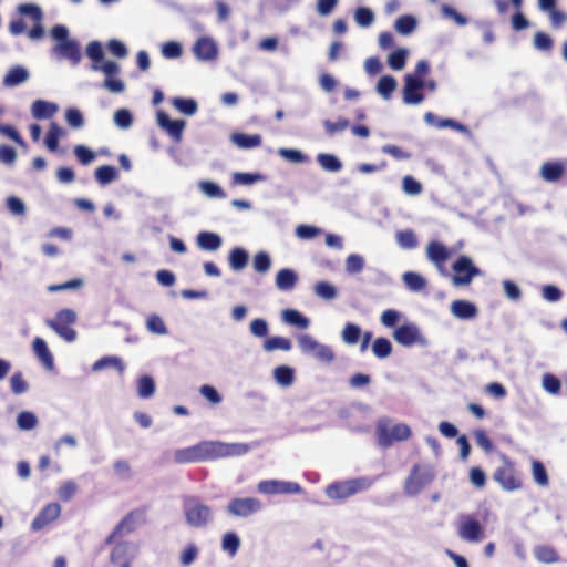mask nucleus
I'll return each instance as SVG.
<instances>
[{
  "label": "nucleus",
  "mask_w": 567,
  "mask_h": 567,
  "mask_svg": "<svg viewBox=\"0 0 567 567\" xmlns=\"http://www.w3.org/2000/svg\"><path fill=\"white\" fill-rule=\"evenodd\" d=\"M278 154L286 161L291 163H306L308 161V156L305 155L301 151L295 148H279Z\"/></svg>",
  "instance_id": "e2e57ef3"
},
{
  "label": "nucleus",
  "mask_w": 567,
  "mask_h": 567,
  "mask_svg": "<svg viewBox=\"0 0 567 567\" xmlns=\"http://www.w3.org/2000/svg\"><path fill=\"white\" fill-rule=\"evenodd\" d=\"M452 270L455 275L452 277V282L456 287L468 286L474 277L480 276L481 269L477 268L472 259L467 256H461L452 265Z\"/></svg>",
  "instance_id": "9b49d317"
},
{
  "label": "nucleus",
  "mask_w": 567,
  "mask_h": 567,
  "mask_svg": "<svg viewBox=\"0 0 567 567\" xmlns=\"http://www.w3.org/2000/svg\"><path fill=\"white\" fill-rule=\"evenodd\" d=\"M313 291L323 300H333L338 296L337 288L327 281H318L313 287Z\"/></svg>",
  "instance_id": "de8ad7c7"
},
{
  "label": "nucleus",
  "mask_w": 567,
  "mask_h": 567,
  "mask_svg": "<svg viewBox=\"0 0 567 567\" xmlns=\"http://www.w3.org/2000/svg\"><path fill=\"white\" fill-rule=\"evenodd\" d=\"M378 443L386 449L394 441H404L411 436V430L406 424L399 423L391 425L389 420H380L377 425Z\"/></svg>",
  "instance_id": "1a4fd4ad"
},
{
  "label": "nucleus",
  "mask_w": 567,
  "mask_h": 567,
  "mask_svg": "<svg viewBox=\"0 0 567 567\" xmlns=\"http://www.w3.org/2000/svg\"><path fill=\"white\" fill-rule=\"evenodd\" d=\"M138 546L133 542L117 543L111 553V563L117 567H131L132 560L136 557Z\"/></svg>",
  "instance_id": "4468645a"
},
{
  "label": "nucleus",
  "mask_w": 567,
  "mask_h": 567,
  "mask_svg": "<svg viewBox=\"0 0 567 567\" xmlns=\"http://www.w3.org/2000/svg\"><path fill=\"white\" fill-rule=\"evenodd\" d=\"M402 281L406 288L412 292H420L425 289L427 281L426 279L414 271H406L402 275Z\"/></svg>",
  "instance_id": "c756f323"
},
{
  "label": "nucleus",
  "mask_w": 567,
  "mask_h": 567,
  "mask_svg": "<svg viewBox=\"0 0 567 567\" xmlns=\"http://www.w3.org/2000/svg\"><path fill=\"white\" fill-rule=\"evenodd\" d=\"M542 385L546 392L554 395L558 394L561 388L559 379L550 373H546L543 375Z\"/></svg>",
  "instance_id": "774afa93"
},
{
  "label": "nucleus",
  "mask_w": 567,
  "mask_h": 567,
  "mask_svg": "<svg viewBox=\"0 0 567 567\" xmlns=\"http://www.w3.org/2000/svg\"><path fill=\"white\" fill-rule=\"evenodd\" d=\"M393 337L394 340L403 347H411L415 343L421 346L426 344V339L415 323H406L396 328L393 332Z\"/></svg>",
  "instance_id": "2eb2a0df"
},
{
  "label": "nucleus",
  "mask_w": 567,
  "mask_h": 567,
  "mask_svg": "<svg viewBox=\"0 0 567 567\" xmlns=\"http://www.w3.org/2000/svg\"><path fill=\"white\" fill-rule=\"evenodd\" d=\"M199 189L210 198H225L226 194L221 187L210 181H203L199 183Z\"/></svg>",
  "instance_id": "13d9d810"
},
{
  "label": "nucleus",
  "mask_w": 567,
  "mask_h": 567,
  "mask_svg": "<svg viewBox=\"0 0 567 567\" xmlns=\"http://www.w3.org/2000/svg\"><path fill=\"white\" fill-rule=\"evenodd\" d=\"M291 348V341L285 337H271L264 342V349L267 352H272L276 350L290 351Z\"/></svg>",
  "instance_id": "37998d69"
},
{
  "label": "nucleus",
  "mask_w": 567,
  "mask_h": 567,
  "mask_svg": "<svg viewBox=\"0 0 567 567\" xmlns=\"http://www.w3.org/2000/svg\"><path fill=\"white\" fill-rule=\"evenodd\" d=\"M29 76L30 73L24 66L16 65L7 72L2 80V84L6 87H14L28 81Z\"/></svg>",
  "instance_id": "b1692460"
},
{
  "label": "nucleus",
  "mask_w": 567,
  "mask_h": 567,
  "mask_svg": "<svg viewBox=\"0 0 567 567\" xmlns=\"http://www.w3.org/2000/svg\"><path fill=\"white\" fill-rule=\"evenodd\" d=\"M61 514V506L58 503H50L45 505L41 512L34 517L31 523V529L39 532L48 526L50 523L58 519Z\"/></svg>",
  "instance_id": "aec40b11"
},
{
  "label": "nucleus",
  "mask_w": 567,
  "mask_h": 567,
  "mask_svg": "<svg viewBox=\"0 0 567 567\" xmlns=\"http://www.w3.org/2000/svg\"><path fill=\"white\" fill-rule=\"evenodd\" d=\"M317 162L326 172L337 173L342 169V162L333 154L319 153Z\"/></svg>",
  "instance_id": "473e14b6"
},
{
  "label": "nucleus",
  "mask_w": 567,
  "mask_h": 567,
  "mask_svg": "<svg viewBox=\"0 0 567 567\" xmlns=\"http://www.w3.org/2000/svg\"><path fill=\"white\" fill-rule=\"evenodd\" d=\"M493 478L507 492H514L522 487V480L516 473L513 462L506 456L503 457V465L494 471Z\"/></svg>",
  "instance_id": "f8f14e48"
},
{
  "label": "nucleus",
  "mask_w": 567,
  "mask_h": 567,
  "mask_svg": "<svg viewBox=\"0 0 567 567\" xmlns=\"http://www.w3.org/2000/svg\"><path fill=\"white\" fill-rule=\"evenodd\" d=\"M298 281V275L295 270L290 268H284L279 270L276 275V287L280 291H291Z\"/></svg>",
  "instance_id": "a878e982"
},
{
  "label": "nucleus",
  "mask_w": 567,
  "mask_h": 567,
  "mask_svg": "<svg viewBox=\"0 0 567 567\" xmlns=\"http://www.w3.org/2000/svg\"><path fill=\"white\" fill-rule=\"evenodd\" d=\"M94 177L102 186L113 183L118 178V171L111 165H103L95 169Z\"/></svg>",
  "instance_id": "72a5a7b5"
},
{
  "label": "nucleus",
  "mask_w": 567,
  "mask_h": 567,
  "mask_svg": "<svg viewBox=\"0 0 567 567\" xmlns=\"http://www.w3.org/2000/svg\"><path fill=\"white\" fill-rule=\"evenodd\" d=\"M424 86V80H416L410 74H405L402 90L403 103L406 105L422 104L425 100V95L422 93Z\"/></svg>",
  "instance_id": "ddd939ff"
},
{
  "label": "nucleus",
  "mask_w": 567,
  "mask_h": 567,
  "mask_svg": "<svg viewBox=\"0 0 567 567\" xmlns=\"http://www.w3.org/2000/svg\"><path fill=\"white\" fill-rule=\"evenodd\" d=\"M114 123L117 127L127 130L133 124V115L127 109H120L114 113Z\"/></svg>",
  "instance_id": "0e129e2a"
},
{
  "label": "nucleus",
  "mask_w": 567,
  "mask_h": 567,
  "mask_svg": "<svg viewBox=\"0 0 567 567\" xmlns=\"http://www.w3.org/2000/svg\"><path fill=\"white\" fill-rule=\"evenodd\" d=\"M248 450L245 444H227L219 441H203L193 446L178 449L174 453L177 464L212 461L219 457L245 454Z\"/></svg>",
  "instance_id": "f257e3e1"
},
{
  "label": "nucleus",
  "mask_w": 567,
  "mask_h": 567,
  "mask_svg": "<svg viewBox=\"0 0 567 567\" xmlns=\"http://www.w3.org/2000/svg\"><path fill=\"white\" fill-rule=\"evenodd\" d=\"M146 329L158 336H165L168 332L164 320L158 315L148 316L146 320Z\"/></svg>",
  "instance_id": "6e6d98bb"
},
{
  "label": "nucleus",
  "mask_w": 567,
  "mask_h": 567,
  "mask_svg": "<svg viewBox=\"0 0 567 567\" xmlns=\"http://www.w3.org/2000/svg\"><path fill=\"white\" fill-rule=\"evenodd\" d=\"M58 109L55 103L35 100L31 105V114L37 120H48L58 112Z\"/></svg>",
  "instance_id": "393cba45"
},
{
  "label": "nucleus",
  "mask_w": 567,
  "mask_h": 567,
  "mask_svg": "<svg viewBox=\"0 0 567 567\" xmlns=\"http://www.w3.org/2000/svg\"><path fill=\"white\" fill-rule=\"evenodd\" d=\"M422 184L410 175H406L402 179V190L409 196H417L422 193Z\"/></svg>",
  "instance_id": "052dcab7"
},
{
  "label": "nucleus",
  "mask_w": 567,
  "mask_h": 567,
  "mask_svg": "<svg viewBox=\"0 0 567 567\" xmlns=\"http://www.w3.org/2000/svg\"><path fill=\"white\" fill-rule=\"evenodd\" d=\"M50 37L55 42L50 49V55L58 62L68 61L72 68L78 66L82 61L81 44L70 38L69 29L64 24H55L50 30Z\"/></svg>",
  "instance_id": "f03ea898"
},
{
  "label": "nucleus",
  "mask_w": 567,
  "mask_h": 567,
  "mask_svg": "<svg viewBox=\"0 0 567 567\" xmlns=\"http://www.w3.org/2000/svg\"><path fill=\"white\" fill-rule=\"evenodd\" d=\"M281 318L285 323L297 327L299 329H307L310 326V320L295 309L284 310L281 312Z\"/></svg>",
  "instance_id": "c85d7f7f"
},
{
  "label": "nucleus",
  "mask_w": 567,
  "mask_h": 567,
  "mask_svg": "<svg viewBox=\"0 0 567 567\" xmlns=\"http://www.w3.org/2000/svg\"><path fill=\"white\" fill-rule=\"evenodd\" d=\"M32 349L37 358L40 360V362L47 370L51 371L54 369V358L50 352L44 339L40 337L34 338L32 342Z\"/></svg>",
  "instance_id": "412c9836"
},
{
  "label": "nucleus",
  "mask_w": 567,
  "mask_h": 567,
  "mask_svg": "<svg viewBox=\"0 0 567 567\" xmlns=\"http://www.w3.org/2000/svg\"><path fill=\"white\" fill-rule=\"evenodd\" d=\"M450 309L451 313L461 320H471L477 316V307L467 300H455Z\"/></svg>",
  "instance_id": "4be33fe9"
},
{
  "label": "nucleus",
  "mask_w": 567,
  "mask_h": 567,
  "mask_svg": "<svg viewBox=\"0 0 567 567\" xmlns=\"http://www.w3.org/2000/svg\"><path fill=\"white\" fill-rule=\"evenodd\" d=\"M173 106L185 115H194L197 112V102L194 99L174 97Z\"/></svg>",
  "instance_id": "49530a36"
},
{
  "label": "nucleus",
  "mask_w": 567,
  "mask_h": 567,
  "mask_svg": "<svg viewBox=\"0 0 567 567\" xmlns=\"http://www.w3.org/2000/svg\"><path fill=\"white\" fill-rule=\"evenodd\" d=\"M274 379L281 388H289L295 382V370L289 365H279L272 371Z\"/></svg>",
  "instance_id": "cd10ccee"
},
{
  "label": "nucleus",
  "mask_w": 567,
  "mask_h": 567,
  "mask_svg": "<svg viewBox=\"0 0 567 567\" xmlns=\"http://www.w3.org/2000/svg\"><path fill=\"white\" fill-rule=\"evenodd\" d=\"M76 320V312L65 308L58 311L53 319L45 320V324L66 342H73L78 333L71 326L74 324Z\"/></svg>",
  "instance_id": "423d86ee"
},
{
  "label": "nucleus",
  "mask_w": 567,
  "mask_h": 567,
  "mask_svg": "<svg viewBox=\"0 0 567 567\" xmlns=\"http://www.w3.org/2000/svg\"><path fill=\"white\" fill-rule=\"evenodd\" d=\"M73 152H74L76 159L82 165L91 164L95 159V156H96V154L91 148H89L87 146H84V145L74 146Z\"/></svg>",
  "instance_id": "338daca9"
},
{
  "label": "nucleus",
  "mask_w": 567,
  "mask_h": 567,
  "mask_svg": "<svg viewBox=\"0 0 567 567\" xmlns=\"http://www.w3.org/2000/svg\"><path fill=\"white\" fill-rule=\"evenodd\" d=\"M86 55L92 61V64H100L104 61V50L100 41H91L86 45Z\"/></svg>",
  "instance_id": "5fc2aeb1"
},
{
  "label": "nucleus",
  "mask_w": 567,
  "mask_h": 567,
  "mask_svg": "<svg viewBox=\"0 0 567 567\" xmlns=\"http://www.w3.org/2000/svg\"><path fill=\"white\" fill-rule=\"evenodd\" d=\"M258 491L266 495L276 494H300L301 486L298 483L279 480L261 481L258 484Z\"/></svg>",
  "instance_id": "dca6fc26"
},
{
  "label": "nucleus",
  "mask_w": 567,
  "mask_h": 567,
  "mask_svg": "<svg viewBox=\"0 0 567 567\" xmlns=\"http://www.w3.org/2000/svg\"><path fill=\"white\" fill-rule=\"evenodd\" d=\"M193 53L199 61H213L218 55V47L212 38L202 37L195 42Z\"/></svg>",
  "instance_id": "a211bd4d"
},
{
  "label": "nucleus",
  "mask_w": 567,
  "mask_h": 567,
  "mask_svg": "<svg viewBox=\"0 0 567 567\" xmlns=\"http://www.w3.org/2000/svg\"><path fill=\"white\" fill-rule=\"evenodd\" d=\"M532 473L533 478L535 483L539 486H547L548 485V475L546 472V468L544 467L543 463L539 461H533L532 463Z\"/></svg>",
  "instance_id": "bf43d9fd"
},
{
  "label": "nucleus",
  "mask_w": 567,
  "mask_h": 567,
  "mask_svg": "<svg viewBox=\"0 0 567 567\" xmlns=\"http://www.w3.org/2000/svg\"><path fill=\"white\" fill-rule=\"evenodd\" d=\"M297 341L302 353L311 355L321 363L330 364L336 360L332 348L317 341L310 334H299Z\"/></svg>",
  "instance_id": "0eeeda50"
},
{
  "label": "nucleus",
  "mask_w": 567,
  "mask_h": 567,
  "mask_svg": "<svg viewBox=\"0 0 567 567\" xmlns=\"http://www.w3.org/2000/svg\"><path fill=\"white\" fill-rule=\"evenodd\" d=\"M18 12L22 16L30 17L34 22H41L43 19L42 9L34 3H22L18 6Z\"/></svg>",
  "instance_id": "4d7b16f0"
},
{
  "label": "nucleus",
  "mask_w": 567,
  "mask_h": 567,
  "mask_svg": "<svg viewBox=\"0 0 567 567\" xmlns=\"http://www.w3.org/2000/svg\"><path fill=\"white\" fill-rule=\"evenodd\" d=\"M455 528L458 538L465 543L478 544L485 538L484 525L472 514H460L455 522Z\"/></svg>",
  "instance_id": "39448f33"
},
{
  "label": "nucleus",
  "mask_w": 567,
  "mask_h": 567,
  "mask_svg": "<svg viewBox=\"0 0 567 567\" xmlns=\"http://www.w3.org/2000/svg\"><path fill=\"white\" fill-rule=\"evenodd\" d=\"M441 12L444 18L453 20L460 27H464L468 23L466 17L457 12L453 7L449 4H442Z\"/></svg>",
  "instance_id": "69168bd1"
},
{
  "label": "nucleus",
  "mask_w": 567,
  "mask_h": 567,
  "mask_svg": "<svg viewBox=\"0 0 567 567\" xmlns=\"http://www.w3.org/2000/svg\"><path fill=\"white\" fill-rule=\"evenodd\" d=\"M113 367L116 368L121 373L124 371V364L118 357H102L97 361H95L92 365V371L97 372L105 368Z\"/></svg>",
  "instance_id": "a18cd8bd"
},
{
  "label": "nucleus",
  "mask_w": 567,
  "mask_h": 567,
  "mask_svg": "<svg viewBox=\"0 0 567 567\" xmlns=\"http://www.w3.org/2000/svg\"><path fill=\"white\" fill-rule=\"evenodd\" d=\"M91 70L95 72H102L105 75L101 87L114 94L124 92L125 83L117 76L121 72V66L118 63L106 60L102 61L100 64H92Z\"/></svg>",
  "instance_id": "9d476101"
},
{
  "label": "nucleus",
  "mask_w": 567,
  "mask_h": 567,
  "mask_svg": "<svg viewBox=\"0 0 567 567\" xmlns=\"http://www.w3.org/2000/svg\"><path fill=\"white\" fill-rule=\"evenodd\" d=\"M396 86L398 82L392 75H383L378 81L375 90L382 99L388 101L391 99Z\"/></svg>",
  "instance_id": "2f4dec72"
},
{
  "label": "nucleus",
  "mask_w": 567,
  "mask_h": 567,
  "mask_svg": "<svg viewBox=\"0 0 567 567\" xmlns=\"http://www.w3.org/2000/svg\"><path fill=\"white\" fill-rule=\"evenodd\" d=\"M434 480V472L427 465H414L404 483V494L416 496Z\"/></svg>",
  "instance_id": "6e6552de"
},
{
  "label": "nucleus",
  "mask_w": 567,
  "mask_h": 567,
  "mask_svg": "<svg viewBox=\"0 0 567 567\" xmlns=\"http://www.w3.org/2000/svg\"><path fill=\"white\" fill-rule=\"evenodd\" d=\"M355 23L361 28H369L375 20L374 12L368 7H359L353 13Z\"/></svg>",
  "instance_id": "ea45409f"
},
{
  "label": "nucleus",
  "mask_w": 567,
  "mask_h": 567,
  "mask_svg": "<svg viewBox=\"0 0 567 567\" xmlns=\"http://www.w3.org/2000/svg\"><path fill=\"white\" fill-rule=\"evenodd\" d=\"M63 134L64 130L59 124H56L55 122H52L50 124V128L44 138V144L49 151L55 152L58 150L59 140Z\"/></svg>",
  "instance_id": "f704fd0d"
},
{
  "label": "nucleus",
  "mask_w": 567,
  "mask_h": 567,
  "mask_svg": "<svg viewBox=\"0 0 567 567\" xmlns=\"http://www.w3.org/2000/svg\"><path fill=\"white\" fill-rule=\"evenodd\" d=\"M372 352L379 359H385L392 353V343L389 339L377 338L372 344Z\"/></svg>",
  "instance_id": "09e8293b"
},
{
  "label": "nucleus",
  "mask_w": 567,
  "mask_h": 567,
  "mask_svg": "<svg viewBox=\"0 0 567 567\" xmlns=\"http://www.w3.org/2000/svg\"><path fill=\"white\" fill-rule=\"evenodd\" d=\"M563 174L564 167L559 163L547 162L540 168V175L547 182H556Z\"/></svg>",
  "instance_id": "c9c22d12"
},
{
  "label": "nucleus",
  "mask_w": 567,
  "mask_h": 567,
  "mask_svg": "<svg viewBox=\"0 0 567 567\" xmlns=\"http://www.w3.org/2000/svg\"><path fill=\"white\" fill-rule=\"evenodd\" d=\"M197 246L207 251H215L220 248L223 240L221 237L213 231H200L196 237Z\"/></svg>",
  "instance_id": "bb28decb"
},
{
  "label": "nucleus",
  "mask_w": 567,
  "mask_h": 567,
  "mask_svg": "<svg viewBox=\"0 0 567 567\" xmlns=\"http://www.w3.org/2000/svg\"><path fill=\"white\" fill-rule=\"evenodd\" d=\"M252 266L256 272L265 275L270 270L271 258L269 254L259 251L255 255Z\"/></svg>",
  "instance_id": "864d4df0"
},
{
  "label": "nucleus",
  "mask_w": 567,
  "mask_h": 567,
  "mask_svg": "<svg viewBox=\"0 0 567 567\" xmlns=\"http://www.w3.org/2000/svg\"><path fill=\"white\" fill-rule=\"evenodd\" d=\"M365 265L364 258L359 254H350L344 261V269L348 275L360 274Z\"/></svg>",
  "instance_id": "c03bdc74"
},
{
  "label": "nucleus",
  "mask_w": 567,
  "mask_h": 567,
  "mask_svg": "<svg viewBox=\"0 0 567 567\" xmlns=\"http://www.w3.org/2000/svg\"><path fill=\"white\" fill-rule=\"evenodd\" d=\"M535 558L544 564H554L559 561V555L554 547L548 545H538L534 547Z\"/></svg>",
  "instance_id": "7c9ffc66"
},
{
  "label": "nucleus",
  "mask_w": 567,
  "mask_h": 567,
  "mask_svg": "<svg viewBox=\"0 0 567 567\" xmlns=\"http://www.w3.org/2000/svg\"><path fill=\"white\" fill-rule=\"evenodd\" d=\"M248 264V252L243 248H234L229 254V266L233 270L244 269Z\"/></svg>",
  "instance_id": "4c0bfd02"
},
{
  "label": "nucleus",
  "mask_w": 567,
  "mask_h": 567,
  "mask_svg": "<svg viewBox=\"0 0 567 567\" xmlns=\"http://www.w3.org/2000/svg\"><path fill=\"white\" fill-rule=\"evenodd\" d=\"M323 126H324L326 133L328 135L332 136L339 132L347 130L350 126V122H349V120H347L344 117H339L336 122H332L330 120H324Z\"/></svg>",
  "instance_id": "680f3d73"
},
{
  "label": "nucleus",
  "mask_w": 567,
  "mask_h": 567,
  "mask_svg": "<svg viewBox=\"0 0 567 567\" xmlns=\"http://www.w3.org/2000/svg\"><path fill=\"white\" fill-rule=\"evenodd\" d=\"M38 425V417L33 412L22 411L17 416V426L21 431H31Z\"/></svg>",
  "instance_id": "3c124183"
},
{
  "label": "nucleus",
  "mask_w": 567,
  "mask_h": 567,
  "mask_svg": "<svg viewBox=\"0 0 567 567\" xmlns=\"http://www.w3.org/2000/svg\"><path fill=\"white\" fill-rule=\"evenodd\" d=\"M451 257V251L445 245L433 240L426 246V258L432 264L446 262Z\"/></svg>",
  "instance_id": "5701e85b"
},
{
  "label": "nucleus",
  "mask_w": 567,
  "mask_h": 567,
  "mask_svg": "<svg viewBox=\"0 0 567 567\" xmlns=\"http://www.w3.org/2000/svg\"><path fill=\"white\" fill-rule=\"evenodd\" d=\"M377 477L360 476L329 484L324 493L328 498L333 501H344L355 494L370 489L375 483Z\"/></svg>",
  "instance_id": "7ed1b4c3"
},
{
  "label": "nucleus",
  "mask_w": 567,
  "mask_h": 567,
  "mask_svg": "<svg viewBox=\"0 0 567 567\" xmlns=\"http://www.w3.org/2000/svg\"><path fill=\"white\" fill-rule=\"evenodd\" d=\"M155 382L151 375H142L137 380V395L141 399H150L155 393Z\"/></svg>",
  "instance_id": "79ce46f5"
},
{
  "label": "nucleus",
  "mask_w": 567,
  "mask_h": 567,
  "mask_svg": "<svg viewBox=\"0 0 567 567\" xmlns=\"http://www.w3.org/2000/svg\"><path fill=\"white\" fill-rule=\"evenodd\" d=\"M361 328L355 323H347L341 332L342 341L346 344L353 346L359 341Z\"/></svg>",
  "instance_id": "603ef678"
},
{
  "label": "nucleus",
  "mask_w": 567,
  "mask_h": 567,
  "mask_svg": "<svg viewBox=\"0 0 567 567\" xmlns=\"http://www.w3.org/2000/svg\"><path fill=\"white\" fill-rule=\"evenodd\" d=\"M157 125L164 130L175 142H181L186 126L184 120H171L164 111H157Z\"/></svg>",
  "instance_id": "f3484780"
},
{
  "label": "nucleus",
  "mask_w": 567,
  "mask_h": 567,
  "mask_svg": "<svg viewBox=\"0 0 567 567\" xmlns=\"http://www.w3.org/2000/svg\"><path fill=\"white\" fill-rule=\"evenodd\" d=\"M409 51L404 48L398 49L388 56V64L394 71H400L405 66Z\"/></svg>",
  "instance_id": "8fccbe9b"
},
{
  "label": "nucleus",
  "mask_w": 567,
  "mask_h": 567,
  "mask_svg": "<svg viewBox=\"0 0 567 567\" xmlns=\"http://www.w3.org/2000/svg\"><path fill=\"white\" fill-rule=\"evenodd\" d=\"M398 245L403 249H414L419 241L412 229L400 230L395 234Z\"/></svg>",
  "instance_id": "58836bf2"
},
{
  "label": "nucleus",
  "mask_w": 567,
  "mask_h": 567,
  "mask_svg": "<svg viewBox=\"0 0 567 567\" xmlns=\"http://www.w3.org/2000/svg\"><path fill=\"white\" fill-rule=\"evenodd\" d=\"M417 25V21L413 16L404 14L396 19L394 29L402 35L411 34Z\"/></svg>",
  "instance_id": "e433bc0d"
},
{
  "label": "nucleus",
  "mask_w": 567,
  "mask_h": 567,
  "mask_svg": "<svg viewBox=\"0 0 567 567\" xmlns=\"http://www.w3.org/2000/svg\"><path fill=\"white\" fill-rule=\"evenodd\" d=\"M183 513L186 523L194 528H202L209 525L214 519L213 509L202 503L195 496H186L183 499Z\"/></svg>",
  "instance_id": "20e7f679"
},
{
  "label": "nucleus",
  "mask_w": 567,
  "mask_h": 567,
  "mask_svg": "<svg viewBox=\"0 0 567 567\" xmlns=\"http://www.w3.org/2000/svg\"><path fill=\"white\" fill-rule=\"evenodd\" d=\"M144 523L145 512L142 509L132 511L115 526V534H121L122 537L127 536Z\"/></svg>",
  "instance_id": "6ab92c4d"
},
{
  "label": "nucleus",
  "mask_w": 567,
  "mask_h": 567,
  "mask_svg": "<svg viewBox=\"0 0 567 567\" xmlns=\"http://www.w3.org/2000/svg\"><path fill=\"white\" fill-rule=\"evenodd\" d=\"M240 546V538L234 532L226 533L221 538V549L228 554L230 557H234Z\"/></svg>",
  "instance_id": "a19ab883"
}]
</instances>
